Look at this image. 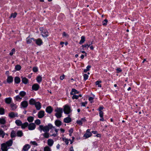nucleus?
Returning a JSON list of instances; mask_svg holds the SVG:
<instances>
[{"instance_id": "nucleus-1", "label": "nucleus", "mask_w": 151, "mask_h": 151, "mask_svg": "<svg viewBox=\"0 0 151 151\" xmlns=\"http://www.w3.org/2000/svg\"><path fill=\"white\" fill-rule=\"evenodd\" d=\"M55 111L56 112L55 115L58 118H60L62 117V113L63 112V110L62 108L57 107Z\"/></svg>"}, {"instance_id": "nucleus-2", "label": "nucleus", "mask_w": 151, "mask_h": 151, "mask_svg": "<svg viewBox=\"0 0 151 151\" xmlns=\"http://www.w3.org/2000/svg\"><path fill=\"white\" fill-rule=\"evenodd\" d=\"M48 127L47 126L44 127L43 125H40L39 126L38 129L41 132L43 131L45 132H48L50 130Z\"/></svg>"}, {"instance_id": "nucleus-3", "label": "nucleus", "mask_w": 151, "mask_h": 151, "mask_svg": "<svg viewBox=\"0 0 151 151\" xmlns=\"http://www.w3.org/2000/svg\"><path fill=\"white\" fill-rule=\"evenodd\" d=\"M64 111L65 114H69L71 111L70 107L68 105H65L64 106Z\"/></svg>"}, {"instance_id": "nucleus-4", "label": "nucleus", "mask_w": 151, "mask_h": 151, "mask_svg": "<svg viewBox=\"0 0 151 151\" xmlns=\"http://www.w3.org/2000/svg\"><path fill=\"white\" fill-rule=\"evenodd\" d=\"M28 105V102L26 101H24L22 102L20 104L21 108H25Z\"/></svg>"}, {"instance_id": "nucleus-5", "label": "nucleus", "mask_w": 151, "mask_h": 151, "mask_svg": "<svg viewBox=\"0 0 151 151\" xmlns=\"http://www.w3.org/2000/svg\"><path fill=\"white\" fill-rule=\"evenodd\" d=\"M36 127L35 124L33 123L30 124L28 126V129L29 130L34 129Z\"/></svg>"}, {"instance_id": "nucleus-6", "label": "nucleus", "mask_w": 151, "mask_h": 151, "mask_svg": "<svg viewBox=\"0 0 151 151\" xmlns=\"http://www.w3.org/2000/svg\"><path fill=\"white\" fill-rule=\"evenodd\" d=\"M12 140L11 139H10L6 143H3L2 144H5L7 148L8 147L11 146L12 145Z\"/></svg>"}, {"instance_id": "nucleus-7", "label": "nucleus", "mask_w": 151, "mask_h": 151, "mask_svg": "<svg viewBox=\"0 0 151 151\" xmlns=\"http://www.w3.org/2000/svg\"><path fill=\"white\" fill-rule=\"evenodd\" d=\"M17 113H14L13 112H11L9 114V116L10 118H13L15 116H18Z\"/></svg>"}, {"instance_id": "nucleus-8", "label": "nucleus", "mask_w": 151, "mask_h": 151, "mask_svg": "<svg viewBox=\"0 0 151 151\" xmlns=\"http://www.w3.org/2000/svg\"><path fill=\"white\" fill-rule=\"evenodd\" d=\"M35 41L36 43L38 45H40L42 43V40L40 38H38L36 40H35Z\"/></svg>"}, {"instance_id": "nucleus-9", "label": "nucleus", "mask_w": 151, "mask_h": 151, "mask_svg": "<svg viewBox=\"0 0 151 151\" xmlns=\"http://www.w3.org/2000/svg\"><path fill=\"white\" fill-rule=\"evenodd\" d=\"M39 85L37 84H34L32 87L33 90L35 91H37L39 88Z\"/></svg>"}, {"instance_id": "nucleus-10", "label": "nucleus", "mask_w": 151, "mask_h": 151, "mask_svg": "<svg viewBox=\"0 0 151 151\" xmlns=\"http://www.w3.org/2000/svg\"><path fill=\"white\" fill-rule=\"evenodd\" d=\"M44 116V111H40L38 114V116L39 118H42Z\"/></svg>"}, {"instance_id": "nucleus-11", "label": "nucleus", "mask_w": 151, "mask_h": 151, "mask_svg": "<svg viewBox=\"0 0 151 151\" xmlns=\"http://www.w3.org/2000/svg\"><path fill=\"white\" fill-rule=\"evenodd\" d=\"M41 34L43 37H47L48 36V32L46 30H44Z\"/></svg>"}, {"instance_id": "nucleus-12", "label": "nucleus", "mask_w": 151, "mask_h": 151, "mask_svg": "<svg viewBox=\"0 0 151 151\" xmlns=\"http://www.w3.org/2000/svg\"><path fill=\"white\" fill-rule=\"evenodd\" d=\"M10 106L11 108V110L12 111L15 110L17 107L16 105L13 103L11 104Z\"/></svg>"}, {"instance_id": "nucleus-13", "label": "nucleus", "mask_w": 151, "mask_h": 151, "mask_svg": "<svg viewBox=\"0 0 151 151\" xmlns=\"http://www.w3.org/2000/svg\"><path fill=\"white\" fill-rule=\"evenodd\" d=\"M86 121V120L85 118H82L81 120L77 121V123L79 125H81L83 123L85 122Z\"/></svg>"}, {"instance_id": "nucleus-14", "label": "nucleus", "mask_w": 151, "mask_h": 151, "mask_svg": "<svg viewBox=\"0 0 151 151\" xmlns=\"http://www.w3.org/2000/svg\"><path fill=\"white\" fill-rule=\"evenodd\" d=\"M35 105L37 110H39L41 108V106L40 103V102H36Z\"/></svg>"}, {"instance_id": "nucleus-15", "label": "nucleus", "mask_w": 151, "mask_h": 151, "mask_svg": "<svg viewBox=\"0 0 151 151\" xmlns=\"http://www.w3.org/2000/svg\"><path fill=\"white\" fill-rule=\"evenodd\" d=\"M53 109L51 106L47 107L46 109V111L48 113L50 114L52 111Z\"/></svg>"}, {"instance_id": "nucleus-16", "label": "nucleus", "mask_w": 151, "mask_h": 151, "mask_svg": "<svg viewBox=\"0 0 151 151\" xmlns=\"http://www.w3.org/2000/svg\"><path fill=\"white\" fill-rule=\"evenodd\" d=\"M5 101L6 103L10 104L12 101V99L11 97L6 98L5 99Z\"/></svg>"}, {"instance_id": "nucleus-17", "label": "nucleus", "mask_w": 151, "mask_h": 151, "mask_svg": "<svg viewBox=\"0 0 151 151\" xmlns=\"http://www.w3.org/2000/svg\"><path fill=\"white\" fill-rule=\"evenodd\" d=\"M79 93V92L78 91L75 89L73 88L72 89L70 94L71 95L75 94H78Z\"/></svg>"}, {"instance_id": "nucleus-18", "label": "nucleus", "mask_w": 151, "mask_h": 151, "mask_svg": "<svg viewBox=\"0 0 151 151\" xmlns=\"http://www.w3.org/2000/svg\"><path fill=\"white\" fill-rule=\"evenodd\" d=\"M13 77L11 76H9L7 79V82L8 83H10L13 82Z\"/></svg>"}, {"instance_id": "nucleus-19", "label": "nucleus", "mask_w": 151, "mask_h": 151, "mask_svg": "<svg viewBox=\"0 0 151 151\" xmlns=\"http://www.w3.org/2000/svg\"><path fill=\"white\" fill-rule=\"evenodd\" d=\"M27 42V44L30 43L32 42V40H33L35 41V39L34 38H30L29 37H28L26 39Z\"/></svg>"}, {"instance_id": "nucleus-20", "label": "nucleus", "mask_w": 151, "mask_h": 151, "mask_svg": "<svg viewBox=\"0 0 151 151\" xmlns=\"http://www.w3.org/2000/svg\"><path fill=\"white\" fill-rule=\"evenodd\" d=\"M71 121V119L69 117H67L65 118L64 119V122L66 123H69Z\"/></svg>"}, {"instance_id": "nucleus-21", "label": "nucleus", "mask_w": 151, "mask_h": 151, "mask_svg": "<svg viewBox=\"0 0 151 151\" xmlns=\"http://www.w3.org/2000/svg\"><path fill=\"white\" fill-rule=\"evenodd\" d=\"M30 147L29 145L28 144L26 145H24L23 148L24 151H27L29 149Z\"/></svg>"}, {"instance_id": "nucleus-22", "label": "nucleus", "mask_w": 151, "mask_h": 151, "mask_svg": "<svg viewBox=\"0 0 151 151\" xmlns=\"http://www.w3.org/2000/svg\"><path fill=\"white\" fill-rule=\"evenodd\" d=\"M55 124L58 127H59L62 124V122L61 121L59 120H56L55 121Z\"/></svg>"}, {"instance_id": "nucleus-23", "label": "nucleus", "mask_w": 151, "mask_h": 151, "mask_svg": "<svg viewBox=\"0 0 151 151\" xmlns=\"http://www.w3.org/2000/svg\"><path fill=\"white\" fill-rule=\"evenodd\" d=\"M85 41V37L84 36H83L81 37V40L80 41L79 43L80 44H81Z\"/></svg>"}, {"instance_id": "nucleus-24", "label": "nucleus", "mask_w": 151, "mask_h": 151, "mask_svg": "<svg viewBox=\"0 0 151 151\" xmlns=\"http://www.w3.org/2000/svg\"><path fill=\"white\" fill-rule=\"evenodd\" d=\"M47 142L48 145L50 146H51L53 144L54 142L52 139H49L48 140Z\"/></svg>"}, {"instance_id": "nucleus-25", "label": "nucleus", "mask_w": 151, "mask_h": 151, "mask_svg": "<svg viewBox=\"0 0 151 151\" xmlns=\"http://www.w3.org/2000/svg\"><path fill=\"white\" fill-rule=\"evenodd\" d=\"M6 123V120L4 118H0V124H4Z\"/></svg>"}, {"instance_id": "nucleus-26", "label": "nucleus", "mask_w": 151, "mask_h": 151, "mask_svg": "<svg viewBox=\"0 0 151 151\" xmlns=\"http://www.w3.org/2000/svg\"><path fill=\"white\" fill-rule=\"evenodd\" d=\"M5 134L2 129L0 128V136H1L2 138H3Z\"/></svg>"}, {"instance_id": "nucleus-27", "label": "nucleus", "mask_w": 151, "mask_h": 151, "mask_svg": "<svg viewBox=\"0 0 151 151\" xmlns=\"http://www.w3.org/2000/svg\"><path fill=\"white\" fill-rule=\"evenodd\" d=\"M22 82L25 84H27L28 81V80L25 77H22Z\"/></svg>"}, {"instance_id": "nucleus-28", "label": "nucleus", "mask_w": 151, "mask_h": 151, "mask_svg": "<svg viewBox=\"0 0 151 151\" xmlns=\"http://www.w3.org/2000/svg\"><path fill=\"white\" fill-rule=\"evenodd\" d=\"M17 136L19 137H21L23 135V133L21 131H18L17 132Z\"/></svg>"}, {"instance_id": "nucleus-29", "label": "nucleus", "mask_w": 151, "mask_h": 151, "mask_svg": "<svg viewBox=\"0 0 151 151\" xmlns=\"http://www.w3.org/2000/svg\"><path fill=\"white\" fill-rule=\"evenodd\" d=\"M37 81L39 83H40L42 80V78L40 76H38L36 78Z\"/></svg>"}, {"instance_id": "nucleus-30", "label": "nucleus", "mask_w": 151, "mask_h": 151, "mask_svg": "<svg viewBox=\"0 0 151 151\" xmlns=\"http://www.w3.org/2000/svg\"><path fill=\"white\" fill-rule=\"evenodd\" d=\"M14 80L15 82L17 83H19L20 81V78L18 77H15L14 78Z\"/></svg>"}, {"instance_id": "nucleus-31", "label": "nucleus", "mask_w": 151, "mask_h": 151, "mask_svg": "<svg viewBox=\"0 0 151 151\" xmlns=\"http://www.w3.org/2000/svg\"><path fill=\"white\" fill-rule=\"evenodd\" d=\"M22 99V97H21L19 95L16 96L14 98V99L15 100L17 101H20L21 99Z\"/></svg>"}, {"instance_id": "nucleus-32", "label": "nucleus", "mask_w": 151, "mask_h": 151, "mask_svg": "<svg viewBox=\"0 0 151 151\" xmlns=\"http://www.w3.org/2000/svg\"><path fill=\"white\" fill-rule=\"evenodd\" d=\"M42 135L46 138H48L49 137V134L48 132H45L44 133L42 134Z\"/></svg>"}, {"instance_id": "nucleus-33", "label": "nucleus", "mask_w": 151, "mask_h": 151, "mask_svg": "<svg viewBox=\"0 0 151 151\" xmlns=\"http://www.w3.org/2000/svg\"><path fill=\"white\" fill-rule=\"evenodd\" d=\"M91 135L92 134L91 132L86 133L84 134V136L86 137V138L90 137Z\"/></svg>"}, {"instance_id": "nucleus-34", "label": "nucleus", "mask_w": 151, "mask_h": 151, "mask_svg": "<svg viewBox=\"0 0 151 151\" xmlns=\"http://www.w3.org/2000/svg\"><path fill=\"white\" fill-rule=\"evenodd\" d=\"M19 95L21 97H24L26 95V93L23 91H21L19 93Z\"/></svg>"}, {"instance_id": "nucleus-35", "label": "nucleus", "mask_w": 151, "mask_h": 151, "mask_svg": "<svg viewBox=\"0 0 151 151\" xmlns=\"http://www.w3.org/2000/svg\"><path fill=\"white\" fill-rule=\"evenodd\" d=\"M35 101L33 99H31L29 101V103L30 104L35 105Z\"/></svg>"}, {"instance_id": "nucleus-36", "label": "nucleus", "mask_w": 151, "mask_h": 151, "mask_svg": "<svg viewBox=\"0 0 151 151\" xmlns=\"http://www.w3.org/2000/svg\"><path fill=\"white\" fill-rule=\"evenodd\" d=\"M16 136V133L14 130H12L11 133V137L12 138Z\"/></svg>"}, {"instance_id": "nucleus-37", "label": "nucleus", "mask_w": 151, "mask_h": 151, "mask_svg": "<svg viewBox=\"0 0 151 151\" xmlns=\"http://www.w3.org/2000/svg\"><path fill=\"white\" fill-rule=\"evenodd\" d=\"M16 124L18 126H21L22 125V122L19 120H17L15 122Z\"/></svg>"}, {"instance_id": "nucleus-38", "label": "nucleus", "mask_w": 151, "mask_h": 151, "mask_svg": "<svg viewBox=\"0 0 151 151\" xmlns=\"http://www.w3.org/2000/svg\"><path fill=\"white\" fill-rule=\"evenodd\" d=\"M28 126V123L27 122H26L23 124H22V129H24Z\"/></svg>"}, {"instance_id": "nucleus-39", "label": "nucleus", "mask_w": 151, "mask_h": 151, "mask_svg": "<svg viewBox=\"0 0 151 151\" xmlns=\"http://www.w3.org/2000/svg\"><path fill=\"white\" fill-rule=\"evenodd\" d=\"M34 120V118L33 117L30 116L27 118V120L29 122H32Z\"/></svg>"}, {"instance_id": "nucleus-40", "label": "nucleus", "mask_w": 151, "mask_h": 151, "mask_svg": "<svg viewBox=\"0 0 151 151\" xmlns=\"http://www.w3.org/2000/svg\"><path fill=\"white\" fill-rule=\"evenodd\" d=\"M21 68V66L19 65H16L15 67V69L17 70H20Z\"/></svg>"}, {"instance_id": "nucleus-41", "label": "nucleus", "mask_w": 151, "mask_h": 151, "mask_svg": "<svg viewBox=\"0 0 151 151\" xmlns=\"http://www.w3.org/2000/svg\"><path fill=\"white\" fill-rule=\"evenodd\" d=\"M101 83V81H97L96 82V85H98V86L99 87H101V84H100L99 83Z\"/></svg>"}, {"instance_id": "nucleus-42", "label": "nucleus", "mask_w": 151, "mask_h": 151, "mask_svg": "<svg viewBox=\"0 0 151 151\" xmlns=\"http://www.w3.org/2000/svg\"><path fill=\"white\" fill-rule=\"evenodd\" d=\"M63 140L64 141L66 144L68 145L69 143V139H68L66 138H63Z\"/></svg>"}, {"instance_id": "nucleus-43", "label": "nucleus", "mask_w": 151, "mask_h": 151, "mask_svg": "<svg viewBox=\"0 0 151 151\" xmlns=\"http://www.w3.org/2000/svg\"><path fill=\"white\" fill-rule=\"evenodd\" d=\"M4 113V110L3 108H0V114L2 115Z\"/></svg>"}, {"instance_id": "nucleus-44", "label": "nucleus", "mask_w": 151, "mask_h": 151, "mask_svg": "<svg viewBox=\"0 0 151 151\" xmlns=\"http://www.w3.org/2000/svg\"><path fill=\"white\" fill-rule=\"evenodd\" d=\"M44 151H51L50 148L48 146L45 147L44 148Z\"/></svg>"}, {"instance_id": "nucleus-45", "label": "nucleus", "mask_w": 151, "mask_h": 151, "mask_svg": "<svg viewBox=\"0 0 151 151\" xmlns=\"http://www.w3.org/2000/svg\"><path fill=\"white\" fill-rule=\"evenodd\" d=\"M17 15V13L16 12H15L14 13H12L11 14L9 18H10L12 17H13V18H15L16 17Z\"/></svg>"}, {"instance_id": "nucleus-46", "label": "nucleus", "mask_w": 151, "mask_h": 151, "mask_svg": "<svg viewBox=\"0 0 151 151\" xmlns=\"http://www.w3.org/2000/svg\"><path fill=\"white\" fill-rule=\"evenodd\" d=\"M47 126L48 127V128L49 130L50 129H51L52 128H55L54 127H53V126H52V124H48Z\"/></svg>"}, {"instance_id": "nucleus-47", "label": "nucleus", "mask_w": 151, "mask_h": 151, "mask_svg": "<svg viewBox=\"0 0 151 151\" xmlns=\"http://www.w3.org/2000/svg\"><path fill=\"white\" fill-rule=\"evenodd\" d=\"M73 96H72V98L73 99H77L78 98V96L77 95H76L75 94L73 95Z\"/></svg>"}, {"instance_id": "nucleus-48", "label": "nucleus", "mask_w": 151, "mask_h": 151, "mask_svg": "<svg viewBox=\"0 0 151 151\" xmlns=\"http://www.w3.org/2000/svg\"><path fill=\"white\" fill-rule=\"evenodd\" d=\"M35 123L37 124V125H39L41 123V122L40 120L39 119H37L35 122Z\"/></svg>"}, {"instance_id": "nucleus-49", "label": "nucleus", "mask_w": 151, "mask_h": 151, "mask_svg": "<svg viewBox=\"0 0 151 151\" xmlns=\"http://www.w3.org/2000/svg\"><path fill=\"white\" fill-rule=\"evenodd\" d=\"M108 22V20L106 19H105L103 22V25H106L107 24V23Z\"/></svg>"}, {"instance_id": "nucleus-50", "label": "nucleus", "mask_w": 151, "mask_h": 151, "mask_svg": "<svg viewBox=\"0 0 151 151\" xmlns=\"http://www.w3.org/2000/svg\"><path fill=\"white\" fill-rule=\"evenodd\" d=\"M90 44H86L84 45H82V47H87V48H88L89 47H90Z\"/></svg>"}, {"instance_id": "nucleus-51", "label": "nucleus", "mask_w": 151, "mask_h": 151, "mask_svg": "<svg viewBox=\"0 0 151 151\" xmlns=\"http://www.w3.org/2000/svg\"><path fill=\"white\" fill-rule=\"evenodd\" d=\"M15 49L14 48L12 49L11 50V52H10L9 53V54L10 55H12L13 54H14V52H15Z\"/></svg>"}, {"instance_id": "nucleus-52", "label": "nucleus", "mask_w": 151, "mask_h": 151, "mask_svg": "<svg viewBox=\"0 0 151 151\" xmlns=\"http://www.w3.org/2000/svg\"><path fill=\"white\" fill-rule=\"evenodd\" d=\"M104 113L102 111H99V116L101 117H102L103 116Z\"/></svg>"}, {"instance_id": "nucleus-53", "label": "nucleus", "mask_w": 151, "mask_h": 151, "mask_svg": "<svg viewBox=\"0 0 151 151\" xmlns=\"http://www.w3.org/2000/svg\"><path fill=\"white\" fill-rule=\"evenodd\" d=\"M88 76L86 74H84V78L85 80L87 79L88 78Z\"/></svg>"}, {"instance_id": "nucleus-54", "label": "nucleus", "mask_w": 151, "mask_h": 151, "mask_svg": "<svg viewBox=\"0 0 151 151\" xmlns=\"http://www.w3.org/2000/svg\"><path fill=\"white\" fill-rule=\"evenodd\" d=\"M33 70L34 72H36L38 70V69L37 67H34L33 68Z\"/></svg>"}, {"instance_id": "nucleus-55", "label": "nucleus", "mask_w": 151, "mask_h": 151, "mask_svg": "<svg viewBox=\"0 0 151 151\" xmlns=\"http://www.w3.org/2000/svg\"><path fill=\"white\" fill-rule=\"evenodd\" d=\"M33 145L36 146L37 145V144L36 142L35 141H31L30 142Z\"/></svg>"}, {"instance_id": "nucleus-56", "label": "nucleus", "mask_w": 151, "mask_h": 151, "mask_svg": "<svg viewBox=\"0 0 151 151\" xmlns=\"http://www.w3.org/2000/svg\"><path fill=\"white\" fill-rule=\"evenodd\" d=\"M63 35L64 37H68V35L65 32H63Z\"/></svg>"}, {"instance_id": "nucleus-57", "label": "nucleus", "mask_w": 151, "mask_h": 151, "mask_svg": "<svg viewBox=\"0 0 151 151\" xmlns=\"http://www.w3.org/2000/svg\"><path fill=\"white\" fill-rule=\"evenodd\" d=\"M93 98L92 97H90L88 99V100L90 101V102L92 103L93 102Z\"/></svg>"}, {"instance_id": "nucleus-58", "label": "nucleus", "mask_w": 151, "mask_h": 151, "mask_svg": "<svg viewBox=\"0 0 151 151\" xmlns=\"http://www.w3.org/2000/svg\"><path fill=\"white\" fill-rule=\"evenodd\" d=\"M87 104V102H82L81 103L82 106H85L86 104Z\"/></svg>"}, {"instance_id": "nucleus-59", "label": "nucleus", "mask_w": 151, "mask_h": 151, "mask_svg": "<svg viewBox=\"0 0 151 151\" xmlns=\"http://www.w3.org/2000/svg\"><path fill=\"white\" fill-rule=\"evenodd\" d=\"M91 68V65H88L86 67V69L88 71L89 70L90 68Z\"/></svg>"}, {"instance_id": "nucleus-60", "label": "nucleus", "mask_w": 151, "mask_h": 151, "mask_svg": "<svg viewBox=\"0 0 151 151\" xmlns=\"http://www.w3.org/2000/svg\"><path fill=\"white\" fill-rule=\"evenodd\" d=\"M65 76L64 75H63L62 76H61L60 77V79L61 80H63Z\"/></svg>"}, {"instance_id": "nucleus-61", "label": "nucleus", "mask_w": 151, "mask_h": 151, "mask_svg": "<svg viewBox=\"0 0 151 151\" xmlns=\"http://www.w3.org/2000/svg\"><path fill=\"white\" fill-rule=\"evenodd\" d=\"M116 70L117 71V73H119L122 71V70L120 68H118L116 69Z\"/></svg>"}, {"instance_id": "nucleus-62", "label": "nucleus", "mask_w": 151, "mask_h": 151, "mask_svg": "<svg viewBox=\"0 0 151 151\" xmlns=\"http://www.w3.org/2000/svg\"><path fill=\"white\" fill-rule=\"evenodd\" d=\"M104 108L103 107H100L99 109V111H102L101 110H102Z\"/></svg>"}, {"instance_id": "nucleus-63", "label": "nucleus", "mask_w": 151, "mask_h": 151, "mask_svg": "<svg viewBox=\"0 0 151 151\" xmlns=\"http://www.w3.org/2000/svg\"><path fill=\"white\" fill-rule=\"evenodd\" d=\"M73 132V129L71 128L69 130V132L70 133H72Z\"/></svg>"}, {"instance_id": "nucleus-64", "label": "nucleus", "mask_w": 151, "mask_h": 151, "mask_svg": "<svg viewBox=\"0 0 151 151\" xmlns=\"http://www.w3.org/2000/svg\"><path fill=\"white\" fill-rule=\"evenodd\" d=\"M64 44V42H60V44L62 45V47H63V45Z\"/></svg>"}]
</instances>
